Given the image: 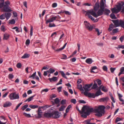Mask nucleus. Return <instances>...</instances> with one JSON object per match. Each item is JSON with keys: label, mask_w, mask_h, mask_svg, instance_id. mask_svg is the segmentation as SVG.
<instances>
[{"label": "nucleus", "mask_w": 124, "mask_h": 124, "mask_svg": "<svg viewBox=\"0 0 124 124\" xmlns=\"http://www.w3.org/2000/svg\"><path fill=\"white\" fill-rule=\"evenodd\" d=\"M22 66V65L21 63H18L16 65V67L18 68H20Z\"/></svg>", "instance_id": "55"}, {"label": "nucleus", "mask_w": 124, "mask_h": 124, "mask_svg": "<svg viewBox=\"0 0 124 124\" xmlns=\"http://www.w3.org/2000/svg\"><path fill=\"white\" fill-rule=\"evenodd\" d=\"M54 101L56 104H57L59 103L60 101L58 98H56L54 100Z\"/></svg>", "instance_id": "42"}, {"label": "nucleus", "mask_w": 124, "mask_h": 124, "mask_svg": "<svg viewBox=\"0 0 124 124\" xmlns=\"http://www.w3.org/2000/svg\"><path fill=\"white\" fill-rule=\"evenodd\" d=\"M122 120V118L119 117H117L116 120L115 122L116 123H117L118 122Z\"/></svg>", "instance_id": "54"}, {"label": "nucleus", "mask_w": 124, "mask_h": 124, "mask_svg": "<svg viewBox=\"0 0 124 124\" xmlns=\"http://www.w3.org/2000/svg\"><path fill=\"white\" fill-rule=\"evenodd\" d=\"M105 107L104 105H100L97 108L94 109L93 108H90L88 106L86 108V110L85 113L87 115H90L91 113H96L95 114V116L101 117L102 116V114H104L105 113Z\"/></svg>", "instance_id": "1"}, {"label": "nucleus", "mask_w": 124, "mask_h": 124, "mask_svg": "<svg viewBox=\"0 0 124 124\" xmlns=\"http://www.w3.org/2000/svg\"><path fill=\"white\" fill-rule=\"evenodd\" d=\"M5 17L4 15L2 14L0 16V19L1 20L4 19H5Z\"/></svg>", "instance_id": "57"}, {"label": "nucleus", "mask_w": 124, "mask_h": 124, "mask_svg": "<svg viewBox=\"0 0 124 124\" xmlns=\"http://www.w3.org/2000/svg\"><path fill=\"white\" fill-rule=\"evenodd\" d=\"M30 56V54L26 53L24 54V55L21 57V58L23 59L27 58H29Z\"/></svg>", "instance_id": "29"}, {"label": "nucleus", "mask_w": 124, "mask_h": 124, "mask_svg": "<svg viewBox=\"0 0 124 124\" xmlns=\"http://www.w3.org/2000/svg\"><path fill=\"white\" fill-rule=\"evenodd\" d=\"M96 44L98 46H102L103 45V44L102 43L100 42L99 43H96Z\"/></svg>", "instance_id": "63"}, {"label": "nucleus", "mask_w": 124, "mask_h": 124, "mask_svg": "<svg viewBox=\"0 0 124 124\" xmlns=\"http://www.w3.org/2000/svg\"><path fill=\"white\" fill-rule=\"evenodd\" d=\"M66 100H62L61 102V104L62 105H64L66 103Z\"/></svg>", "instance_id": "49"}, {"label": "nucleus", "mask_w": 124, "mask_h": 124, "mask_svg": "<svg viewBox=\"0 0 124 124\" xmlns=\"http://www.w3.org/2000/svg\"><path fill=\"white\" fill-rule=\"evenodd\" d=\"M46 18L47 16H46L45 17V21H46V23L47 24L49 22H53V21L56 20V19H60L61 17L59 15H57L55 16L52 17L49 19L46 20Z\"/></svg>", "instance_id": "5"}, {"label": "nucleus", "mask_w": 124, "mask_h": 124, "mask_svg": "<svg viewBox=\"0 0 124 124\" xmlns=\"http://www.w3.org/2000/svg\"><path fill=\"white\" fill-rule=\"evenodd\" d=\"M10 2L8 1H7L5 2H0V8H2L1 11L5 12H11L12 10L10 9L9 5Z\"/></svg>", "instance_id": "2"}, {"label": "nucleus", "mask_w": 124, "mask_h": 124, "mask_svg": "<svg viewBox=\"0 0 124 124\" xmlns=\"http://www.w3.org/2000/svg\"><path fill=\"white\" fill-rule=\"evenodd\" d=\"M23 115H24L25 116L28 118L31 117V115L29 114H27L26 113H24L23 114Z\"/></svg>", "instance_id": "40"}, {"label": "nucleus", "mask_w": 124, "mask_h": 124, "mask_svg": "<svg viewBox=\"0 0 124 124\" xmlns=\"http://www.w3.org/2000/svg\"><path fill=\"white\" fill-rule=\"evenodd\" d=\"M118 5H116L117 9H116L115 7H114L111 9L112 13H115L116 14L118 13L120 11L122 8V6L124 5V2L123 1H121L117 3Z\"/></svg>", "instance_id": "3"}, {"label": "nucleus", "mask_w": 124, "mask_h": 124, "mask_svg": "<svg viewBox=\"0 0 124 124\" xmlns=\"http://www.w3.org/2000/svg\"><path fill=\"white\" fill-rule=\"evenodd\" d=\"M116 68H113L112 67H111L110 68V70L111 72L112 73H113L114 72V71L116 70Z\"/></svg>", "instance_id": "60"}, {"label": "nucleus", "mask_w": 124, "mask_h": 124, "mask_svg": "<svg viewBox=\"0 0 124 124\" xmlns=\"http://www.w3.org/2000/svg\"><path fill=\"white\" fill-rule=\"evenodd\" d=\"M61 113H59L57 110L53 111L52 112V118L55 119L59 118L60 116V115L59 114Z\"/></svg>", "instance_id": "8"}, {"label": "nucleus", "mask_w": 124, "mask_h": 124, "mask_svg": "<svg viewBox=\"0 0 124 124\" xmlns=\"http://www.w3.org/2000/svg\"><path fill=\"white\" fill-rule=\"evenodd\" d=\"M35 95H34L31 96L28 98V100H29L28 102H30L33 99V98L35 96Z\"/></svg>", "instance_id": "48"}, {"label": "nucleus", "mask_w": 124, "mask_h": 124, "mask_svg": "<svg viewBox=\"0 0 124 124\" xmlns=\"http://www.w3.org/2000/svg\"><path fill=\"white\" fill-rule=\"evenodd\" d=\"M49 23V24L48 26L49 27L51 28L53 27H54L56 26L55 25L54 23H53L52 24V23H50V22Z\"/></svg>", "instance_id": "43"}, {"label": "nucleus", "mask_w": 124, "mask_h": 124, "mask_svg": "<svg viewBox=\"0 0 124 124\" xmlns=\"http://www.w3.org/2000/svg\"><path fill=\"white\" fill-rule=\"evenodd\" d=\"M30 40L28 39H27L25 42V44L26 45H29L30 43Z\"/></svg>", "instance_id": "56"}, {"label": "nucleus", "mask_w": 124, "mask_h": 124, "mask_svg": "<svg viewBox=\"0 0 124 124\" xmlns=\"http://www.w3.org/2000/svg\"><path fill=\"white\" fill-rule=\"evenodd\" d=\"M90 14L94 17L96 18L97 17V15L95 12L94 11L93 9L87 11L85 15V16L87 15L88 16V17L91 19L93 17Z\"/></svg>", "instance_id": "4"}, {"label": "nucleus", "mask_w": 124, "mask_h": 124, "mask_svg": "<svg viewBox=\"0 0 124 124\" xmlns=\"http://www.w3.org/2000/svg\"><path fill=\"white\" fill-rule=\"evenodd\" d=\"M9 97L11 100L18 99L19 98L18 94H16V92L11 93L10 94Z\"/></svg>", "instance_id": "6"}, {"label": "nucleus", "mask_w": 124, "mask_h": 124, "mask_svg": "<svg viewBox=\"0 0 124 124\" xmlns=\"http://www.w3.org/2000/svg\"><path fill=\"white\" fill-rule=\"evenodd\" d=\"M118 28H116L115 29H114L112 31V32L113 33H117V32L118 31Z\"/></svg>", "instance_id": "53"}, {"label": "nucleus", "mask_w": 124, "mask_h": 124, "mask_svg": "<svg viewBox=\"0 0 124 124\" xmlns=\"http://www.w3.org/2000/svg\"><path fill=\"white\" fill-rule=\"evenodd\" d=\"M103 93L101 92V90H98V91L96 92L95 94V97H97L100 95H101Z\"/></svg>", "instance_id": "22"}, {"label": "nucleus", "mask_w": 124, "mask_h": 124, "mask_svg": "<svg viewBox=\"0 0 124 124\" xmlns=\"http://www.w3.org/2000/svg\"><path fill=\"white\" fill-rule=\"evenodd\" d=\"M102 69L104 71H107L108 68L105 65L103 67Z\"/></svg>", "instance_id": "51"}, {"label": "nucleus", "mask_w": 124, "mask_h": 124, "mask_svg": "<svg viewBox=\"0 0 124 124\" xmlns=\"http://www.w3.org/2000/svg\"><path fill=\"white\" fill-rule=\"evenodd\" d=\"M72 106L71 105H69L67 107L66 110V113H68L69 111L70 108Z\"/></svg>", "instance_id": "41"}, {"label": "nucleus", "mask_w": 124, "mask_h": 124, "mask_svg": "<svg viewBox=\"0 0 124 124\" xmlns=\"http://www.w3.org/2000/svg\"><path fill=\"white\" fill-rule=\"evenodd\" d=\"M49 89L47 88H46L44 89H43L41 91V93H42V92H47L48 91Z\"/></svg>", "instance_id": "59"}, {"label": "nucleus", "mask_w": 124, "mask_h": 124, "mask_svg": "<svg viewBox=\"0 0 124 124\" xmlns=\"http://www.w3.org/2000/svg\"><path fill=\"white\" fill-rule=\"evenodd\" d=\"M64 13H65V14L66 15H70L71 14V13L68 11H64Z\"/></svg>", "instance_id": "62"}, {"label": "nucleus", "mask_w": 124, "mask_h": 124, "mask_svg": "<svg viewBox=\"0 0 124 124\" xmlns=\"http://www.w3.org/2000/svg\"><path fill=\"white\" fill-rule=\"evenodd\" d=\"M118 95L120 101H121L123 102L124 101V100L121 98L122 97V96L120 94L118 93Z\"/></svg>", "instance_id": "44"}, {"label": "nucleus", "mask_w": 124, "mask_h": 124, "mask_svg": "<svg viewBox=\"0 0 124 124\" xmlns=\"http://www.w3.org/2000/svg\"><path fill=\"white\" fill-rule=\"evenodd\" d=\"M76 100L75 99H72L71 100V102L74 104L76 103Z\"/></svg>", "instance_id": "58"}, {"label": "nucleus", "mask_w": 124, "mask_h": 124, "mask_svg": "<svg viewBox=\"0 0 124 124\" xmlns=\"http://www.w3.org/2000/svg\"><path fill=\"white\" fill-rule=\"evenodd\" d=\"M78 89H79L81 91H82L81 92V93H84V90L82 88V85L80 84L78 85Z\"/></svg>", "instance_id": "23"}, {"label": "nucleus", "mask_w": 124, "mask_h": 124, "mask_svg": "<svg viewBox=\"0 0 124 124\" xmlns=\"http://www.w3.org/2000/svg\"><path fill=\"white\" fill-rule=\"evenodd\" d=\"M93 62L92 59L91 58H87L85 61V62L89 64H91Z\"/></svg>", "instance_id": "20"}, {"label": "nucleus", "mask_w": 124, "mask_h": 124, "mask_svg": "<svg viewBox=\"0 0 124 124\" xmlns=\"http://www.w3.org/2000/svg\"><path fill=\"white\" fill-rule=\"evenodd\" d=\"M9 23L12 24H14L15 23V19H13L9 21Z\"/></svg>", "instance_id": "35"}, {"label": "nucleus", "mask_w": 124, "mask_h": 124, "mask_svg": "<svg viewBox=\"0 0 124 124\" xmlns=\"http://www.w3.org/2000/svg\"><path fill=\"white\" fill-rule=\"evenodd\" d=\"M97 69V67L96 66H94L93 67L91 70V73H96V72H95L94 71H93V70H94L95 69Z\"/></svg>", "instance_id": "38"}, {"label": "nucleus", "mask_w": 124, "mask_h": 124, "mask_svg": "<svg viewBox=\"0 0 124 124\" xmlns=\"http://www.w3.org/2000/svg\"><path fill=\"white\" fill-rule=\"evenodd\" d=\"M93 83H92L90 84H86L85 85L83 86V88L85 90L84 94H86V93L89 91L88 89L89 88L93 85Z\"/></svg>", "instance_id": "9"}, {"label": "nucleus", "mask_w": 124, "mask_h": 124, "mask_svg": "<svg viewBox=\"0 0 124 124\" xmlns=\"http://www.w3.org/2000/svg\"><path fill=\"white\" fill-rule=\"evenodd\" d=\"M88 106H84L82 108V114H83L84 112H85V110H86V108H87Z\"/></svg>", "instance_id": "28"}, {"label": "nucleus", "mask_w": 124, "mask_h": 124, "mask_svg": "<svg viewBox=\"0 0 124 124\" xmlns=\"http://www.w3.org/2000/svg\"><path fill=\"white\" fill-rule=\"evenodd\" d=\"M86 96H88L89 97L94 98H95V94L93 93H88V92L86 93V94H84Z\"/></svg>", "instance_id": "10"}, {"label": "nucleus", "mask_w": 124, "mask_h": 124, "mask_svg": "<svg viewBox=\"0 0 124 124\" xmlns=\"http://www.w3.org/2000/svg\"><path fill=\"white\" fill-rule=\"evenodd\" d=\"M5 28L4 26L2 25L1 26L0 29L3 32H4L6 31V30L5 29Z\"/></svg>", "instance_id": "52"}, {"label": "nucleus", "mask_w": 124, "mask_h": 124, "mask_svg": "<svg viewBox=\"0 0 124 124\" xmlns=\"http://www.w3.org/2000/svg\"><path fill=\"white\" fill-rule=\"evenodd\" d=\"M84 23L86 29L90 31L93 30V26L91 25L87 21H85L84 22Z\"/></svg>", "instance_id": "7"}, {"label": "nucleus", "mask_w": 124, "mask_h": 124, "mask_svg": "<svg viewBox=\"0 0 124 124\" xmlns=\"http://www.w3.org/2000/svg\"><path fill=\"white\" fill-rule=\"evenodd\" d=\"M109 98L108 97H106L102 98H100L99 100L101 102H107L109 100Z\"/></svg>", "instance_id": "14"}, {"label": "nucleus", "mask_w": 124, "mask_h": 124, "mask_svg": "<svg viewBox=\"0 0 124 124\" xmlns=\"http://www.w3.org/2000/svg\"><path fill=\"white\" fill-rule=\"evenodd\" d=\"M12 103L10 102L7 101L3 105V107L4 108L10 107L12 106Z\"/></svg>", "instance_id": "13"}, {"label": "nucleus", "mask_w": 124, "mask_h": 124, "mask_svg": "<svg viewBox=\"0 0 124 124\" xmlns=\"http://www.w3.org/2000/svg\"><path fill=\"white\" fill-rule=\"evenodd\" d=\"M29 107L32 109H35L37 108L38 107V105H30Z\"/></svg>", "instance_id": "39"}, {"label": "nucleus", "mask_w": 124, "mask_h": 124, "mask_svg": "<svg viewBox=\"0 0 124 124\" xmlns=\"http://www.w3.org/2000/svg\"><path fill=\"white\" fill-rule=\"evenodd\" d=\"M43 115L45 117L47 118H49L52 117V113H45Z\"/></svg>", "instance_id": "15"}, {"label": "nucleus", "mask_w": 124, "mask_h": 124, "mask_svg": "<svg viewBox=\"0 0 124 124\" xmlns=\"http://www.w3.org/2000/svg\"><path fill=\"white\" fill-rule=\"evenodd\" d=\"M41 108L39 107L38 110V117L39 118H40L42 117V112H41V110L40 109Z\"/></svg>", "instance_id": "17"}, {"label": "nucleus", "mask_w": 124, "mask_h": 124, "mask_svg": "<svg viewBox=\"0 0 124 124\" xmlns=\"http://www.w3.org/2000/svg\"><path fill=\"white\" fill-rule=\"evenodd\" d=\"M67 44V43H65L62 46V47L61 48H59L57 49V50H56L55 51H57V52H59L62 50H63L64 48H65V46H66Z\"/></svg>", "instance_id": "25"}, {"label": "nucleus", "mask_w": 124, "mask_h": 124, "mask_svg": "<svg viewBox=\"0 0 124 124\" xmlns=\"http://www.w3.org/2000/svg\"><path fill=\"white\" fill-rule=\"evenodd\" d=\"M9 35L7 33H5L4 35L3 39L4 40H7L9 37Z\"/></svg>", "instance_id": "24"}, {"label": "nucleus", "mask_w": 124, "mask_h": 124, "mask_svg": "<svg viewBox=\"0 0 124 124\" xmlns=\"http://www.w3.org/2000/svg\"><path fill=\"white\" fill-rule=\"evenodd\" d=\"M57 6V4L56 3H53L52 5V7L53 8H54L56 7Z\"/></svg>", "instance_id": "64"}, {"label": "nucleus", "mask_w": 124, "mask_h": 124, "mask_svg": "<svg viewBox=\"0 0 124 124\" xmlns=\"http://www.w3.org/2000/svg\"><path fill=\"white\" fill-rule=\"evenodd\" d=\"M66 107V106H65L63 105H62L61 107L59 108V110L60 111H63L64 108Z\"/></svg>", "instance_id": "37"}, {"label": "nucleus", "mask_w": 124, "mask_h": 124, "mask_svg": "<svg viewBox=\"0 0 124 124\" xmlns=\"http://www.w3.org/2000/svg\"><path fill=\"white\" fill-rule=\"evenodd\" d=\"M104 11L105 12L104 13V14L107 16H108L109 15V14L110 13V10L107 8H105L104 9Z\"/></svg>", "instance_id": "19"}, {"label": "nucleus", "mask_w": 124, "mask_h": 124, "mask_svg": "<svg viewBox=\"0 0 124 124\" xmlns=\"http://www.w3.org/2000/svg\"><path fill=\"white\" fill-rule=\"evenodd\" d=\"M114 26L113 24L112 23L109 26V27L108 29V31H110L113 28Z\"/></svg>", "instance_id": "31"}, {"label": "nucleus", "mask_w": 124, "mask_h": 124, "mask_svg": "<svg viewBox=\"0 0 124 124\" xmlns=\"http://www.w3.org/2000/svg\"><path fill=\"white\" fill-rule=\"evenodd\" d=\"M112 21L114 23L116 27H118L119 26V21L118 19L116 20H112Z\"/></svg>", "instance_id": "16"}, {"label": "nucleus", "mask_w": 124, "mask_h": 124, "mask_svg": "<svg viewBox=\"0 0 124 124\" xmlns=\"http://www.w3.org/2000/svg\"><path fill=\"white\" fill-rule=\"evenodd\" d=\"M100 8L105 9V6L103 0H101L100 2Z\"/></svg>", "instance_id": "18"}, {"label": "nucleus", "mask_w": 124, "mask_h": 124, "mask_svg": "<svg viewBox=\"0 0 124 124\" xmlns=\"http://www.w3.org/2000/svg\"><path fill=\"white\" fill-rule=\"evenodd\" d=\"M95 29V31L97 32L98 35H99L101 33V32L100 33L99 32V30L98 28H96Z\"/></svg>", "instance_id": "50"}, {"label": "nucleus", "mask_w": 124, "mask_h": 124, "mask_svg": "<svg viewBox=\"0 0 124 124\" xmlns=\"http://www.w3.org/2000/svg\"><path fill=\"white\" fill-rule=\"evenodd\" d=\"M92 87V89H95L97 88L98 87L95 81H94V83Z\"/></svg>", "instance_id": "27"}, {"label": "nucleus", "mask_w": 124, "mask_h": 124, "mask_svg": "<svg viewBox=\"0 0 124 124\" xmlns=\"http://www.w3.org/2000/svg\"><path fill=\"white\" fill-rule=\"evenodd\" d=\"M91 121V120L89 119H88L87 120H85L84 122V123H85V124H96L95 123H91L90 122Z\"/></svg>", "instance_id": "32"}, {"label": "nucleus", "mask_w": 124, "mask_h": 124, "mask_svg": "<svg viewBox=\"0 0 124 124\" xmlns=\"http://www.w3.org/2000/svg\"><path fill=\"white\" fill-rule=\"evenodd\" d=\"M62 77L66 79H67L68 78L65 75V74L64 73V72L62 71H60Z\"/></svg>", "instance_id": "34"}, {"label": "nucleus", "mask_w": 124, "mask_h": 124, "mask_svg": "<svg viewBox=\"0 0 124 124\" xmlns=\"http://www.w3.org/2000/svg\"><path fill=\"white\" fill-rule=\"evenodd\" d=\"M14 77V76L12 74H10L8 75V78L9 79L13 78Z\"/></svg>", "instance_id": "45"}, {"label": "nucleus", "mask_w": 124, "mask_h": 124, "mask_svg": "<svg viewBox=\"0 0 124 124\" xmlns=\"http://www.w3.org/2000/svg\"><path fill=\"white\" fill-rule=\"evenodd\" d=\"M55 71V70L52 68H50L49 70L47 71L48 73H53Z\"/></svg>", "instance_id": "30"}, {"label": "nucleus", "mask_w": 124, "mask_h": 124, "mask_svg": "<svg viewBox=\"0 0 124 124\" xmlns=\"http://www.w3.org/2000/svg\"><path fill=\"white\" fill-rule=\"evenodd\" d=\"M104 9L100 8L98 10L97 12V17L99 16H101L103 14V12H104Z\"/></svg>", "instance_id": "12"}, {"label": "nucleus", "mask_w": 124, "mask_h": 124, "mask_svg": "<svg viewBox=\"0 0 124 124\" xmlns=\"http://www.w3.org/2000/svg\"><path fill=\"white\" fill-rule=\"evenodd\" d=\"M100 7L99 3L98 1L95 3L93 9L95 12H96L98 10Z\"/></svg>", "instance_id": "11"}, {"label": "nucleus", "mask_w": 124, "mask_h": 124, "mask_svg": "<svg viewBox=\"0 0 124 124\" xmlns=\"http://www.w3.org/2000/svg\"><path fill=\"white\" fill-rule=\"evenodd\" d=\"M58 78L57 77H54L52 78H49L48 79L50 81V82H52L53 81L54 82H55L57 81V80Z\"/></svg>", "instance_id": "21"}, {"label": "nucleus", "mask_w": 124, "mask_h": 124, "mask_svg": "<svg viewBox=\"0 0 124 124\" xmlns=\"http://www.w3.org/2000/svg\"><path fill=\"white\" fill-rule=\"evenodd\" d=\"M11 13L9 12L6 13L5 14V16L7 20H8L10 17Z\"/></svg>", "instance_id": "26"}, {"label": "nucleus", "mask_w": 124, "mask_h": 124, "mask_svg": "<svg viewBox=\"0 0 124 124\" xmlns=\"http://www.w3.org/2000/svg\"><path fill=\"white\" fill-rule=\"evenodd\" d=\"M124 39V36H122L119 38V39L121 42H122Z\"/></svg>", "instance_id": "61"}, {"label": "nucleus", "mask_w": 124, "mask_h": 124, "mask_svg": "<svg viewBox=\"0 0 124 124\" xmlns=\"http://www.w3.org/2000/svg\"><path fill=\"white\" fill-rule=\"evenodd\" d=\"M101 90L103 92H106L108 91V90L107 88L104 86H103L101 88Z\"/></svg>", "instance_id": "33"}, {"label": "nucleus", "mask_w": 124, "mask_h": 124, "mask_svg": "<svg viewBox=\"0 0 124 124\" xmlns=\"http://www.w3.org/2000/svg\"><path fill=\"white\" fill-rule=\"evenodd\" d=\"M36 72H35L34 73L31 75V76H29V78H32L33 79H34L35 78V77L36 76Z\"/></svg>", "instance_id": "47"}, {"label": "nucleus", "mask_w": 124, "mask_h": 124, "mask_svg": "<svg viewBox=\"0 0 124 124\" xmlns=\"http://www.w3.org/2000/svg\"><path fill=\"white\" fill-rule=\"evenodd\" d=\"M110 16L112 19H116V17L115 15L113 13H111Z\"/></svg>", "instance_id": "36"}, {"label": "nucleus", "mask_w": 124, "mask_h": 124, "mask_svg": "<svg viewBox=\"0 0 124 124\" xmlns=\"http://www.w3.org/2000/svg\"><path fill=\"white\" fill-rule=\"evenodd\" d=\"M99 85H100L101 84V80L97 79L96 80Z\"/></svg>", "instance_id": "46"}]
</instances>
